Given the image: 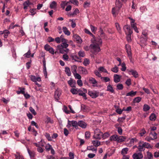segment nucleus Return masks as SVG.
<instances>
[{"label": "nucleus", "instance_id": "1", "mask_svg": "<svg viewBox=\"0 0 159 159\" xmlns=\"http://www.w3.org/2000/svg\"><path fill=\"white\" fill-rule=\"evenodd\" d=\"M102 133L98 129H96L94 131V134L93 138L98 140L100 139L102 137Z\"/></svg>", "mask_w": 159, "mask_h": 159}, {"label": "nucleus", "instance_id": "2", "mask_svg": "<svg viewBox=\"0 0 159 159\" xmlns=\"http://www.w3.org/2000/svg\"><path fill=\"white\" fill-rule=\"evenodd\" d=\"M68 125H67V127L68 128H70L71 125L72 126L75 127V129H77L78 127V122L76 121L72 120L71 121L68 120Z\"/></svg>", "mask_w": 159, "mask_h": 159}, {"label": "nucleus", "instance_id": "3", "mask_svg": "<svg viewBox=\"0 0 159 159\" xmlns=\"http://www.w3.org/2000/svg\"><path fill=\"white\" fill-rule=\"evenodd\" d=\"M90 47L94 51L95 54L97 53L100 51V48L98 45L91 44Z\"/></svg>", "mask_w": 159, "mask_h": 159}, {"label": "nucleus", "instance_id": "4", "mask_svg": "<svg viewBox=\"0 0 159 159\" xmlns=\"http://www.w3.org/2000/svg\"><path fill=\"white\" fill-rule=\"evenodd\" d=\"M57 48L59 50L60 53L62 54H67L69 51V49L67 48L62 47V46L59 45L57 46Z\"/></svg>", "mask_w": 159, "mask_h": 159}, {"label": "nucleus", "instance_id": "5", "mask_svg": "<svg viewBox=\"0 0 159 159\" xmlns=\"http://www.w3.org/2000/svg\"><path fill=\"white\" fill-rule=\"evenodd\" d=\"M44 48L46 51H48L52 54H54V50L48 44H46L44 46Z\"/></svg>", "mask_w": 159, "mask_h": 159}, {"label": "nucleus", "instance_id": "6", "mask_svg": "<svg viewBox=\"0 0 159 159\" xmlns=\"http://www.w3.org/2000/svg\"><path fill=\"white\" fill-rule=\"evenodd\" d=\"M88 94L92 98H96L99 95V92L96 91H89Z\"/></svg>", "mask_w": 159, "mask_h": 159}, {"label": "nucleus", "instance_id": "7", "mask_svg": "<svg viewBox=\"0 0 159 159\" xmlns=\"http://www.w3.org/2000/svg\"><path fill=\"white\" fill-rule=\"evenodd\" d=\"M123 29L126 34H127V33H128V34L132 33V31L131 30L129 25H125L123 27Z\"/></svg>", "mask_w": 159, "mask_h": 159}, {"label": "nucleus", "instance_id": "8", "mask_svg": "<svg viewBox=\"0 0 159 159\" xmlns=\"http://www.w3.org/2000/svg\"><path fill=\"white\" fill-rule=\"evenodd\" d=\"M125 48L129 59H131L132 58V56L130 46L129 44H126L125 45Z\"/></svg>", "mask_w": 159, "mask_h": 159}, {"label": "nucleus", "instance_id": "9", "mask_svg": "<svg viewBox=\"0 0 159 159\" xmlns=\"http://www.w3.org/2000/svg\"><path fill=\"white\" fill-rule=\"evenodd\" d=\"M143 157V155L141 152L138 153H135L133 155V157L134 159H141Z\"/></svg>", "mask_w": 159, "mask_h": 159}, {"label": "nucleus", "instance_id": "10", "mask_svg": "<svg viewBox=\"0 0 159 159\" xmlns=\"http://www.w3.org/2000/svg\"><path fill=\"white\" fill-rule=\"evenodd\" d=\"M74 40L77 43H81L82 41L81 38L78 35L76 34L73 35Z\"/></svg>", "mask_w": 159, "mask_h": 159}, {"label": "nucleus", "instance_id": "11", "mask_svg": "<svg viewBox=\"0 0 159 159\" xmlns=\"http://www.w3.org/2000/svg\"><path fill=\"white\" fill-rule=\"evenodd\" d=\"M78 70L79 71L81 72L83 74L87 75L88 73V71L86 69L82 66H80L78 67Z\"/></svg>", "mask_w": 159, "mask_h": 159}, {"label": "nucleus", "instance_id": "12", "mask_svg": "<svg viewBox=\"0 0 159 159\" xmlns=\"http://www.w3.org/2000/svg\"><path fill=\"white\" fill-rule=\"evenodd\" d=\"M143 142L142 141H140L139 143V146H138L137 148L138 149L139 152L143 151L145 150V148L144 147H143Z\"/></svg>", "mask_w": 159, "mask_h": 159}, {"label": "nucleus", "instance_id": "13", "mask_svg": "<svg viewBox=\"0 0 159 159\" xmlns=\"http://www.w3.org/2000/svg\"><path fill=\"white\" fill-rule=\"evenodd\" d=\"M121 76L117 74H115L114 75V81L116 83H117L120 81Z\"/></svg>", "mask_w": 159, "mask_h": 159}, {"label": "nucleus", "instance_id": "14", "mask_svg": "<svg viewBox=\"0 0 159 159\" xmlns=\"http://www.w3.org/2000/svg\"><path fill=\"white\" fill-rule=\"evenodd\" d=\"M31 80L34 82H36L37 81L40 82L41 81V79L40 77L36 78L35 76L31 75L30 77Z\"/></svg>", "mask_w": 159, "mask_h": 159}, {"label": "nucleus", "instance_id": "15", "mask_svg": "<svg viewBox=\"0 0 159 159\" xmlns=\"http://www.w3.org/2000/svg\"><path fill=\"white\" fill-rule=\"evenodd\" d=\"M68 83L71 87L72 88L75 87V86L76 84L75 81L73 80L72 78H70V80L68 81Z\"/></svg>", "mask_w": 159, "mask_h": 159}, {"label": "nucleus", "instance_id": "16", "mask_svg": "<svg viewBox=\"0 0 159 159\" xmlns=\"http://www.w3.org/2000/svg\"><path fill=\"white\" fill-rule=\"evenodd\" d=\"M61 94L59 91L57 90L55 93L54 97L55 99L57 100H58L59 99V97Z\"/></svg>", "mask_w": 159, "mask_h": 159}, {"label": "nucleus", "instance_id": "17", "mask_svg": "<svg viewBox=\"0 0 159 159\" xmlns=\"http://www.w3.org/2000/svg\"><path fill=\"white\" fill-rule=\"evenodd\" d=\"M78 94L80 95L83 96L85 100L87 99V98L86 97V95L85 93L83 92V91L79 89L78 90Z\"/></svg>", "mask_w": 159, "mask_h": 159}, {"label": "nucleus", "instance_id": "18", "mask_svg": "<svg viewBox=\"0 0 159 159\" xmlns=\"http://www.w3.org/2000/svg\"><path fill=\"white\" fill-rule=\"evenodd\" d=\"M78 125L82 128H85L86 127L87 124L84 121H80L78 122Z\"/></svg>", "mask_w": 159, "mask_h": 159}, {"label": "nucleus", "instance_id": "19", "mask_svg": "<svg viewBox=\"0 0 159 159\" xmlns=\"http://www.w3.org/2000/svg\"><path fill=\"white\" fill-rule=\"evenodd\" d=\"M129 72L131 73L132 75L135 78H136L138 77V74L137 71L135 70H131Z\"/></svg>", "mask_w": 159, "mask_h": 159}, {"label": "nucleus", "instance_id": "20", "mask_svg": "<svg viewBox=\"0 0 159 159\" xmlns=\"http://www.w3.org/2000/svg\"><path fill=\"white\" fill-rule=\"evenodd\" d=\"M126 137L124 136H118L117 141L118 142H122L125 141Z\"/></svg>", "mask_w": 159, "mask_h": 159}, {"label": "nucleus", "instance_id": "21", "mask_svg": "<svg viewBox=\"0 0 159 159\" xmlns=\"http://www.w3.org/2000/svg\"><path fill=\"white\" fill-rule=\"evenodd\" d=\"M63 30L64 33L66 35L68 36L70 35V32L68 30L67 28L66 27H63Z\"/></svg>", "mask_w": 159, "mask_h": 159}, {"label": "nucleus", "instance_id": "22", "mask_svg": "<svg viewBox=\"0 0 159 159\" xmlns=\"http://www.w3.org/2000/svg\"><path fill=\"white\" fill-rule=\"evenodd\" d=\"M107 90L108 91L110 92L111 93H114V90L113 89V87L111 84H109L107 87Z\"/></svg>", "mask_w": 159, "mask_h": 159}, {"label": "nucleus", "instance_id": "23", "mask_svg": "<svg viewBox=\"0 0 159 159\" xmlns=\"http://www.w3.org/2000/svg\"><path fill=\"white\" fill-rule=\"evenodd\" d=\"M136 91L134 92L133 90H132L130 92L127 93L126 94V96H130L131 97H133L136 95Z\"/></svg>", "mask_w": 159, "mask_h": 159}, {"label": "nucleus", "instance_id": "24", "mask_svg": "<svg viewBox=\"0 0 159 159\" xmlns=\"http://www.w3.org/2000/svg\"><path fill=\"white\" fill-rule=\"evenodd\" d=\"M143 144L144 148H152V146H151L148 143L143 142Z\"/></svg>", "mask_w": 159, "mask_h": 159}, {"label": "nucleus", "instance_id": "25", "mask_svg": "<svg viewBox=\"0 0 159 159\" xmlns=\"http://www.w3.org/2000/svg\"><path fill=\"white\" fill-rule=\"evenodd\" d=\"M93 40L95 41L96 43H97L98 44H101L102 43V41L100 37L96 38L95 37L94 38H93Z\"/></svg>", "mask_w": 159, "mask_h": 159}, {"label": "nucleus", "instance_id": "26", "mask_svg": "<svg viewBox=\"0 0 159 159\" xmlns=\"http://www.w3.org/2000/svg\"><path fill=\"white\" fill-rule=\"evenodd\" d=\"M129 150V149L127 148H123L121 152V153L123 156H125V155L127 153L128 151Z\"/></svg>", "mask_w": 159, "mask_h": 159}, {"label": "nucleus", "instance_id": "27", "mask_svg": "<svg viewBox=\"0 0 159 159\" xmlns=\"http://www.w3.org/2000/svg\"><path fill=\"white\" fill-rule=\"evenodd\" d=\"M156 119V116L154 113H152L149 116V119L151 121H155Z\"/></svg>", "mask_w": 159, "mask_h": 159}, {"label": "nucleus", "instance_id": "28", "mask_svg": "<svg viewBox=\"0 0 159 159\" xmlns=\"http://www.w3.org/2000/svg\"><path fill=\"white\" fill-rule=\"evenodd\" d=\"M65 71L66 74L68 76H70L71 75V73L70 68L68 67H66L65 68Z\"/></svg>", "mask_w": 159, "mask_h": 159}, {"label": "nucleus", "instance_id": "29", "mask_svg": "<svg viewBox=\"0 0 159 159\" xmlns=\"http://www.w3.org/2000/svg\"><path fill=\"white\" fill-rule=\"evenodd\" d=\"M77 66L76 65H74L71 66V70L72 73L73 74H75L76 73H77Z\"/></svg>", "mask_w": 159, "mask_h": 159}, {"label": "nucleus", "instance_id": "30", "mask_svg": "<svg viewBox=\"0 0 159 159\" xmlns=\"http://www.w3.org/2000/svg\"><path fill=\"white\" fill-rule=\"evenodd\" d=\"M118 139V136L117 135H114L111 136L110 138V140L111 141H117Z\"/></svg>", "mask_w": 159, "mask_h": 159}, {"label": "nucleus", "instance_id": "31", "mask_svg": "<svg viewBox=\"0 0 159 159\" xmlns=\"http://www.w3.org/2000/svg\"><path fill=\"white\" fill-rule=\"evenodd\" d=\"M57 6V2L55 1H52L50 5V8L51 9L54 8L56 7Z\"/></svg>", "mask_w": 159, "mask_h": 159}, {"label": "nucleus", "instance_id": "32", "mask_svg": "<svg viewBox=\"0 0 159 159\" xmlns=\"http://www.w3.org/2000/svg\"><path fill=\"white\" fill-rule=\"evenodd\" d=\"M92 143L96 147H98L100 145V142L98 141L93 140Z\"/></svg>", "mask_w": 159, "mask_h": 159}, {"label": "nucleus", "instance_id": "33", "mask_svg": "<svg viewBox=\"0 0 159 159\" xmlns=\"http://www.w3.org/2000/svg\"><path fill=\"white\" fill-rule=\"evenodd\" d=\"M30 4V2L29 1H25L23 4L24 6V9H26L28 7Z\"/></svg>", "mask_w": 159, "mask_h": 159}, {"label": "nucleus", "instance_id": "34", "mask_svg": "<svg viewBox=\"0 0 159 159\" xmlns=\"http://www.w3.org/2000/svg\"><path fill=\"white\" fill-rule=\"evenodd\" d=\"M123 85L120 83L116 85V90H122L123 88Z\"/></svg>", "mask_w": 159, "mask_h": 159}, {"label": "nucleus", "instance_id": "35", "mask_svg": "<svg viewBox=\"0 0 159 159\" xmlns=\"http://www.w3.org/2000/svg\"><path fill=\"white\" fill-rule=\"evenodd\" d=\"M141 98L140 97H138L135 98L133 100V102L134 103H138L141 100Z\"/></svg>", "mask_w": 159, "mask_h": 159}, {"label": "nucleus", "instance_id": "36", "mask_svg": "<svg viewBox=\"0 0 159 159\" xmlns=\"http://www.w3.org/2000/svg\"><path fill=\"white\" fill-rule=\"evenodd\" d=\"M150 109V107L147 104H145L143 106V111H148Z\"/></svg>", "mask_w": 159, "mask_h": 159}, {"label": "nucleus", "instance_id": "37", "mask_svg": "<svg viewBox=\"0 0 159 159\" xmlns=\"http://www.w3.org/2000/svg\"><path fill=\"white\" fill-rule=\"evenodd\" d=\"M110 134L108 132H106L104 134H102V138L103 139H104L108 138Z\"/></svg>", "mask_w": 159, "mask_h": 159}, {"label": "nucleus", "instance_id": "38", "mask_svg": "<svg viewBox=\"0 0 159 159\" xmlns=\"http://www.w3.org/2000/svg\"><path fill=\"white\" fill-rule=\"evenodd\" d=\"M46 119H47V120L46 121H45V122L47 123V124H48V123H51V124H52L53 123V121L50 118L48 117V116H47V117H46Z\"/></svg>", "mask_w": 159, "mask_h": 159}, {"label": "nucleus", "instance_id": "39", "mask_svg": "<svg viewBox=\"0 0 159 159\" xmlns=\"http://www.w3.org/2000/svg\"><path fill=\"white\" fill-rule=\"evenodd\" d=\"M118 68L116 65L114 67L112 68L111 69V71L116 73H117L118 71Z\"/></svg>", "mask_w": 159, "mask_h": 159}, {"label": "nucleus", "instance_id": "40", "mask_svg": "<svg viewBox=\"0 0 159 159\" xmlns=\"http://www.w3.org/2000/svg\"><path fill=\"white\" fill-rule=\"evenodd\" d=\"M99 71H102L104 73H108V72L107 70L105 69L103 67L101 66L99 67L98 69Z\"/></svg>", "mask_w": 159, "mask_h": 159}, {"label": "nucleus", "instance_id": "41", "mask_svg": "<svg viewBox=\"0 0 159 159\" xmlns=\"http://www.w3.org/2000/svg\"><path fill=\"white\" fill-rule=\"evenodd\" d=\"M79 57H84L85 56L84 52L82 51H80L78 53Z\"/></svg>", "mask_w": 159, "mask_h": 159}, {"label": "nucleus", "instance_id": "42", "mask_svg": "<svg viewBox=\"0 0 159 159\" xmlns=\"http://www.w3.org/2000/svg\"><path fill=\"white\" fill-rule=\"evenodd\" d=\"M89 64V60L88 59L85 58L84 59L83 64L85 66H87Z\"/></svg>", "mask_w": 159, "mask_h": 159}, {"label": "nucleus", "instance_id": "43", "mask_svg": "<svg viewBox=\"0 0 159 159\" xmlns=\"http://www.w3.org/2000/svg\"><path fill=\"white\" fill-rule=\"evenodd\" d=\"M115 25L118 31L120 33H121V28L120 27L119 24L117 23H115Z\"/></svg>", "mask_w": 159, "mask_h": 159}, {"label": "nucleus", "instance_id": "44", "mask_svg": "<svg viewBox=\"0 0 159 159\" xmlns=\"http://www.w3.org/2000/svg\"><path fill=\"white\" fill-rule=\"evenodd\" d=\"M68 3V2H66V1L61 2V6L63 9H64L65 7L67 5Z\"/></svg>", "mask_w": 159, "mask_h": 159}, {"label": "nucleus", "instance_id": "45", "mask_svg": "<svg viewBox=\"0 0 159 159\" xmlns=\"http://www.w3.org/2000/svg\"><path fill=\"white\" fill-rule=\"evenodd\" d=\"M28 152L31 157H34L35 156V153L34 152L31 151L29 149H28Z\"/></svg>", "mask_w": 159, "mask_h": 159}, {"label": "nucleus", "instance_id": "46", "mask_svg": "<svg viewBox=\"0 0 159 159\" xmlns=\"http://www.w3.org/2000/svg\"><path fill=\"white\" fill-rule=\"evenodd\" d=\"M45 136L47 139L49 141H51L52 139L51 137H50V135L49 134L46 133L45 134Z\"/></svg>", "mask_w": 159, "mask_h": 159}, {"label": "nucleus", "instance_id": "47", "mask_svg": "<svg viewBox=\"0 0 159 159\" xmlns=\"http://www.w3.org/2000/svg\"><path fill=\"white\" fill-rule=\"evenodd\" d=\"M69 2L77 6L79 4V2L77 0H70Z\"/></svg>", "mask_w": 159, "mask_h": 159}, {"label": "nucleus", "instance_id": "48", "mask_svg": "<svg viewBox=\"0 0 159 159\" xmlns=\"http://www.w3.org/2000/svg\"><path fill=\"white\" fill-rule=\"evenodd\" d=\"M122 67L121 70L123 71H125L126 69V67L125 66V64L124 62H123L121 65Z\"/></svg>", "mask_w": 159, "mask_h": 159}, {"label": "nucleus", "instance_id": "49", "mask_svg": "<svg viewBox=\"0 0 159 159\" xmlns=\"http://www.w3.org/2000/svg\"><path fill=\"white\" fill-rule=\"evenodd\" d=\"M89 81L93 84H95L97 83L96 80L93 78H91L89 79Z\"/></svg>", "mask_w": 159, "mask_h": 159}, {"label": "nucleus", "instance_id": "50", "mask_svg": "<svg viewBox=\"0 0 159 159\" xmlns=\"http://www.w3.org/2000/svg\"><path fill=\"white\" fill-rule=\"evenodd\" d=\"M70 92L72 94H77L78 93V90L75 89H70Z\"/></svg>", "mask_w": 159, "mask_h": 159}, {"label": "nucleus", "instance_id": "51", "mask_svg": "<svg viewBox=\"0 0 159 159\" xmlns=\"http://www.w3.org/2000/svg\"><path fill=\"white\" fill-rule=\"evenodd\" d=\"M31 54V52L30 49L28 51V52L26 53H25L24 55L25 57L26 58H29L30 57Z\"/></svg>", "mask_w": 159, "mask_h": 159}, {"label": "nucleus", "instance_id": "52", "mask_svg": "<svg viewBox=\"0 0 159 159\" xmlns=\"http://www.w3.org/2000/svg\"><path fill=\"white\" fill-rule=\"evenodd\" d=\"M127 34V36L126 37V39L128 42H130L131 41V34Z\"/></svg>", "mask_w": 159, "mask_h": 159}, {"label": "nucleus", "instance_id": "53", "mask_svg": "<svg viewBox=\"0 0 159 159\" xmlns=\"http://www.w3.org/2000/svg\"><path fill=\"white\" fill-rule=\"evenodd\" d=\"M85 32L87 34H89L90 35L93 37V38H95V36L94 35H93L90 32L89 30L87 29H85Z\"/></svg>", "mask_w": 159, "mask_h": 159}, {"label": "nucleus", "instance_id": "54", "mask_svg": "<svg viewBox=\"0 0 159 159\" xmlns=\"http://www.w3.org/2000/svg\"><path fill=\"white\" fill-rule=\"evenodd\" d=\"M146 133V131L144 128H143L141 130L139 134L141 136H143Z\"/></svg>", "mask_w": 159, "mask_h": 159}, {"label": "nucleus", "instance_id": "55", "mask_svg": "<svg viewBox=\"0 0 159 159\" xmlns=\"http://www.w3.org/2000/svg\"><path fill=\"white\" fill-rule=\"evenodd\" d=\"M75 79H78V80L80 79L81 77L80 75L78 73H76L75 74H73Z\"/></svg>", "mask_w": 159, "mask_h": 159}, {"label": "nucleus", "instance_id": "56", "mask_svg": "<svg viewBox=\"0 0 159 159\" xmlns=\"http://www.w3.org/2000/svg\"><path fill=\"white\" fill-rule=\"evenodd\" d=\"M30 111L34 115L36 114V112L34 110L32 107H30L29 108Z\"/></svg>", "mask_w": 159, "mask_h": 159}, {"label": "nucleus", "instance_id": "57", "mask_svg": "<svg viewBox=\"0 0 159 159\" xmlns=\"http://www.w3.org/2000/svg\"><path fill=\"white\" fill-rule=\"evenodd\" d=\"M147 154L148 159H151L153 158V155L151 152H147Z\"/></svg>", "mask_w": 159, "mask_h": 159}, {"label": "nucleus", "instance_id": "58", "mask_svg": "<svg viewBox=\"0 0 159 159\" xmlns=\"http://www.w3.org/2000/svg\"><path fill=\"white\" fill-rule=\"evenodd\" d=\"M81 110L83 111L84 112L86 111V107L85 105L82 104L81 105Z\"/></svg>", "mask_w": 159, "mask_h": 159}, {"label": "nucleus", "instance_id": "59", "mask_svg": "<svg viewBox=\"0 0 159 159\" xmlns=\"http://www.w3.org/2000/svg\"><path fill=\"white\" fill-rule=\"evenodd\" d=\"M150 134L152 135L154 139H156L157 138V134L155 132H151L150 133Z\"/></svg>", "mask_w": 159, "mask_h": 159}, {"label": "nucleus", "instance_id": "60", "mask_svg": "<svg viewBox=\"0 0 159 159\" xmlns=\"http://www.w3.org/2000/svg\"><path fill=\"white\" fill-rule=\"evenodd\" d=\"M22 89V90H21L20 91H17L16 92L18 94H20V93H21L23 94H24V92H25L24 90H25V88H23Z\"/></svg>", "mask_w": 159, "mask_h": 159}, {"label": "nucleus", "instance_id": "61", "mask_svg": "<svg viewBox=\"0 0 159 159\" xmlns=\"http://www.w3.org/2000/svg\"><path fill=\"white\" fill-rule=\"evenodd\" d=\"M90 132L86 131L85 133V136L86 139H89L90 137Z\"/></svg>", "mask_w": 159, "mask_h": 159}, {"label": "nucleus", "instance_id": "62", "mask_svg": "<svg viewBox=\"0 0 159 159\" xmlns=\"http://www.w3.org/2000/svg\"><path fill=\"white\" fill-rule=\"evenodd\" d=\"M125 119V116H123L121 117H119L117 120L120 123L121 122H123Z\"/></svg>", "mask_w": 159, "mask_h": 159}, {"label": "nucleus", "instance_id": "63", "mask_svg": "<svg viewBox=\"0 0 159 159\" xmlns=\"http://www.w3.org/2000/svg\"><path fill=\"white\" fill-rule=\"evenodd\" d=\"M68 45H69L67 43V42L62 43L61 45H60V46H62V47H64L66 48H67V47L68 46Z\"/></svg>", "mask_w": 159, "mask_h": 159}, {"label": "nucleus", "instance_id": "64", "mask_svg": "<svg viewBox=\"0 0 159 159\" xmlns=\"http://www.w3.org/2000/svg\"><path fill=\"white\" fill-rule=\"evenodd\" d=\"M77 84L80 87L83 85V83L82 81L80 80H78L77 81Z\"/></svg>", "mask_w": 159, "mask_h": 159}]
</instances>
